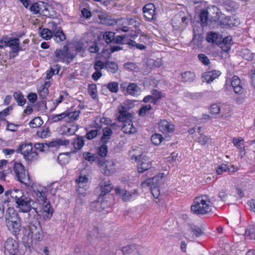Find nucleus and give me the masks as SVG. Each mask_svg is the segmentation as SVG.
Here are the masks:
<instances>
[{"mask_svg":"<svg viewBox=\"0 0 255 255\" xmlns=\"http://www.w3.org/2000/svg\"><path fill=\"white\" fill-rule=\"evenodd\" d=\"M212 204L209 197L203 195L195 197L191 206V211L195 215H204L212 211Z\"/></svg>","mask_w":255,"mask_h":255,"instance_id":"nucleus-1","label":"nucleus"},{"mask_svg":"<svg viewBox=\"0 0 255 255\" xmlns=\"http://www.w3.org/2000/svg\"><path fill=\"white\" fill-rule=\"evenodd\" d=\"M38 215H33V219L29 221V233L28 237L35 242L41 241L44 238V233L39 221L37 219Z\"/></svg>","mask_w":255,"mask_h":255,"instance_id":"nucleus-2","label":"nucleus"},{"mask_svg":"<svg viewBox=\"0 0 255 255\" xmlns=\"http://www.w3.org/2000/svg\"><path fill=\"white\" fill-rule=\"evenodd\" d=\"M16 207L19 209V211L23 213H30V212L33 210L35 213L34 215H40L39 212L37 208L35 207L36 202H34L31 198L25 195L23 198L19 201H16ZM29 216L31 215V213L28 214Z\"/></svg>","mask_w":255,"mask_h":255,"instance_id":"nucleus-3","label":"nucleus"},{"mask_svg":"<svg viewBox=\"0 0 255 255\" xmlns=\"http://www.w3.org/2000/svg\"><path fill=\"white\" fill-rule=\"evenodd\" d=\"M16 152L20 153L23 155L24 158L28 161L36 159L38 156V153L35 150H33L32 145L30 142L20 144L16 150Z\"/></svg>","mask_w":255,"mask_h":255,"instance_id":"nucleus-4","label":"nucleus"},{"mask_svg":"<svg viewBox=\"0 0 255 255\" xmlns=\"http://www.w3.org/2000/svg\"><path fill=\"white\" fill-rule=\"evenodd\" d=\"M74 56L69 52V48L65 45L62 49H57L54 52L53 60L56 62L66 63L68 64L74 59Z\"/></svg>","mask_w":255,"mask_h":255,"instance_id":"nucleus-5","label":"nucleus"},{"mask_svg":"<svg viewBox=\"0 0 255 255\" xmlns=\"http://www.w3.org/2000/svg\"><path fill=\"white\" fill-rule=\"evenodd\" d=\"M36 194L37 200L41 205V209L46 213L47 218H51L53 213V209L46 197V193L43 191L37 190Z\"/></svg>","mask_w":255,"mask_h":255,"instance_id":"nucleus-6","label":"nucleus"},{"mask_svg":"<svg viewBox=\"0 0 255 255\" xmlns=\"http://www.w3.org/2000/svg\"><path fill=\"white\" fill-rule=\"evenodd\" d=\"M13 170L18 180L27 186H30L31 181L28 173L26 172L24 166L19 162H15Z\"/></svg>","mask_w":255,"mask_h":255,"instance_id":"nucleus-7","label":"nucleus"},{"mask_svg":"<svg viewBox=\"0 0 255 255\" xmlns=\"http://www.w3.org/2000/svg\"><path fill=\"white\" fill-rule=\"evenodd\" d=\"M132 159L137 162V170L139 173H143L150 169L152 166L151 162L148 157L145 155L140 154L139 155H132Z\"/></svg>","mask_w":255,"mask_h":255,"instance_id":"nucleus-8","label":"nucleus"},{"mask_svg":"<svg viewBox=\"0 0 255 255\" xmlns=\"http://www.w3.org/2000/svg\"><path fill=\"white\" fill-rule=\"evenodd\" d=\"M165 174L164 173H159L158 175L147 179L141 183V186L142 188H145L149 186H160L164 181L165 178Z\"/></svg>","mask_w":255,"mask_h":255,"instance_id":"nucleus-9","label":"nucleus"},{"mask_svg":"<svg viewBox=\"0 0 255 255\" xmlns=\"http://www.w3.org/2000/svg\"><path fill=\"white\" fill-rule=\"evenodd\" d=\"M7 46H9L11 49V57L12 58L18 55L20 51L24 50L25 48H22L19 45V39L18 38L10 37L7 41Z\"/></svg>","mask_w":255,"mask_h":255,"instance_id":"nucleus-10","label":"nucleus"},{"mask_svg":"<svg viewBox=\"0 0 255 255\" xmlns=\"http://www.w3.org/2000/svg\"><path fill=\"white\" fill-rule=\"evenodd\" d=\"M98 165L101 168L102 173L106 176H109L115 171V163L113 160H107L103 162L99 160Z\"/></svg>","mask_w":255,"mask_h":255,"instance_id":"nucleus-11","label":"nucleus"},{"mask_svg":"<svg viewBox=\"0 0 255 255\" xmlns=\"http://www.w3.org/2000/svg\"><path fill=\"white\" fill-rule=\"evenodd\" d=\"M155 9V6L152 3L146 4L143 6L142 11L146 21H150L156 19Z\"/></svg>","mask_w":255,"mask_h":255,"instance_id":"nucleus-12","label":"nucleus"},{"mask_svg":"<svg viewBox=\"0 0 255 255\" xmlns=\"http://www.w3.org/2000/svg\"><path fill=\"white\" fill-rule=\"evenodd\" d=\"M4 252H7L10 255H15L18 252V245L17 242L12 238H8L4 243Z\"/></svg>","mask_w":255,"mask_h":255,"instance_id":"nucleus-13","label":"nucleus"},{"mask_svg":"<svg viewBox=\"0 0 255 255\" xmlns=\"http://www.w3.org/2000/svg\"><path fill=\"white\" fill-rule=\"evenodd\" d=\"M50 25L53 30L52 37L57 42H60L65 40L66 36L61 26H59L55 22H51Z\"/></svg>","mask_w":255,"mask_h":255,"instance_id":"nucleus-14","label":"nucleus"},{"mask_svg":"<svg viewBox=\"0 0 255 255\" xmlns=\"http://www.w3.org/2000/svg\"><path fill=\"white\" fill-rule=\"evenodd\" d=\"M8 230L17 239L21 231V219L6 224Z\"/></svg>","mask_w":255,"mask_h":255,"instance_id":"nucleus-15","label":"nucleus"},{"mask_svg":"<svg viewBox=\"0 0 255 255\" xmlns=\"http://www.w3.org/2000/svg\"><path fill=\"white\" fill-rule=\"evenodd\" d=\"M108 206L109 205L107 201H103L102 202L95 201L91 203L90 208L93 211L106 214V213L108 212L107 210L109 208Z\"/></svg>","mask_w":255,"mask_h":255,"instance_id":"nucleus-16","label":"nucleus"},{"mask_svg":"<svg viewBox=\"0 0 255 255\" xmlns=\"http://www.w3.org/2000/svg\"><path fill=\"white\" fill-rule=\"evenodd\" d=\"M158 129L163 134H170L174 129V125L165 120H161L158 123Z\"/></svg>","mask_w":255,"mask_h":255,"instance_id":"nucleus-17","label":"nucleus"},{"mask_svg":"<svg viewBox=\"0 0 255 255\" xmlns=\"http://www.w3.org/2000/svg\"><path fill=\"white\" fill-rule=\"evenodd\" d=\"M104 237V235L101 232H99V228L95 227L90 231L87 236V239L90 242L98 243L100 239Z\"/></svg>","mask_w":255,"mask_h":255,"instance_id":"nucleus-18","label":"nucleus"},{"mask_svg":"<svg viewBox=\"0 0 255 255\" xmlns=\"http://www.w3.org/2000/svg\"><path fill=\"white\" fill-rule=\"evenodd\" d=\"M5 224L21 219L14 208L9 207L5 215Z\"/></svg>","mask_w":255,"mask_h":255,"instance_id":"nucleus-19","label":"nucleus"},{"mask_svg":"<svg viewBox=\"0 0 255 255\" xmlns=\"http://www.w3.org/2000/svg\"><path fill=\"white\" fill-rule=\"evenodd\" d=\"M140 25V20L139 18L134 17L128 19V32L130 30H133V28H135V31L133 34V36H138L141 33V30L139 28Z\"/></svg>","mask_w":255,"mask_h":255,"instance_id":"nucleus-20","label":"nucleus"},{"mask_svg":"<svg viewBox=\"0 0 255 255\" xmlns=\"http://www.w3.org/2000/svg\"><path fill=\"white\" fill-rule=\"evenodd\" d=\"M229 83H231L232 88L235 93L241 94L243 93V88L241 85V80L237 76H234L232 78L231 81H230Z\"/></svg>","mask_w":255,"mask_h":255,"instance_id":"nucleus-21","label":"nucleus"},{"mask_svg":"<svg viewBox=\"0 0 255 255\" xmlns=\"http://www.w3.org/2000/svg\"><path fill=\"white\" fill-rule=\"evenodd\" d=\"M118 120L123 124L128 121V108L124 106H119L118 108Z\"/></svg>","mask_w":255,"mask_h":255,"instance_id":"nucleus-22","label":"nucleus"},{"mask_svg":"<svg viewBox=\"0 0 255 255\" xmlns=\"http://www.w3.org/2000/svg\"><path fill=\"white\" fill-rule=\"evenodd\" d=\"M221 74L220 71L213 70L204 73L203 78L207 83H209L217 78Z\"/></svg>","mask_w":255,"mask_h":255,"instance_id":"nucleus-23","label":"nucleus"},{"mask_svg":"<svg viewBox=\"0 0 255 255\" xmlns=\"http://www.w3.org/2000/svg\"><path fill=\"white\" fill-rule=\"evenodd\" d=\"M100 184L102 193L104 195L109 193L113 188L111 181L109 180L103 179Z\"/></svg>","mask_w":255,"mask_h":255,"instance_id":"nucleus-24","label":"nucleus"},{"mask_svg":"<svg viewBox=\"0 0 255 255\" xmlns=\"http://www.w3.org/2000/svg\"><path fill=\"white\" fill-rule=\"evenodd\" d=\"M113 134V131L111 128L107 127L103 129V135L101 137V141L103 143L106 144L111 139Z\"/></svg>","mask_w":255,"mask_h":255,"instance_id":"nucleus-25","label":"nucleus"},{"mask_svg":"<svg viewBox=\"0 0 255 255\" xmlns=\"http://www.w3.org/2000/svg\"><path fill=\"white\" fill-rule=\"evenodd\" d=\"M84 137L77 135V137L74 139L72 141V144L74 148L76 150H79L82 148L85 144Z\"/></svg>","mask_w":255,"mask_h":255,"instance_id":"nucleus-26","label":"nucleus"},{"mask_svg":"<svg viewBox=\"0 0 255 255\" xmlns=\"http://www.w3.org/2000/svg\"><path fill=\"white\" fill-rule=\"evenodd\" d=\"M181 78L184 82H191L194 80L195 75L194 72L186 71L182 74Z\"/></svg>","mask_w":255,"mask_h":255,"instance_id":"nucleus-27","label":"nucleus"},{"mask_svg":"<svg viewBox=\"0 0 255 255\" xmlns=\"http://www.w3.org/2000/svg\"><path fill=\"white\" fill-rule=\"evenodd\" d=\"M10 193L11 197L14 199L15 203L25 195L23 191L19 189H13Z\"/></svg>","mask_w":255,"mask_h":255,"instance_id":"nucleus-28","label":"nucleus"},{"mask_svg":"<svg viewBox=\"0 0 255 255\" xmlns=\"http://www.w3.org/2000/svg\"><path fill=\"white\" fill-rule=\"evenodd\" d=\"M208 17L209 16L208 10L206 9H202L199 15L200 23L202 27L207 25Z\"/></svg>","mask_w":255,"mask_h":255,"instance_id":"nucleus-29","label":"nucleus"},{"mask_svg":"<svg viewBox=\"0 0 255 255\" xmlns=\"http://www.w3.org/2000/svg\"><path fill=\"white\" fill-rule=\"evenodd\" d=\"M13 97L20 106H23L26 103V99H24L22 93L20 91L16 92L13 94Z\"/></svg>","mask_w":255,"mask_h":255,"instance_id":"nucleus-30","label":"nucleus"},{"mask_svg":"<svg viewBox=\"0 0 255 255\" xmlns=\"http://www.w3.org/2000/svg\"><path fill=\"white\" fill-rule=\"evenodd\" d=\"M69 140L66 139H58L55 141H52L50 142L47 145H48V148L50 147H58L60 145H67L69 144Z\"/></svg>","mask_w":255,"mask_h":255,"instance_id":"nucleus-31","label":"nucleus"},{"mask_svg":"<svg viewBox=\"0 0 255 255\" xmlns=\"http://www.w3.org/2000/svg\"><path fill=\"white\" fill-rule=\"evenodd\" d=\"M105 68L108 71L115 73L117 71L118 66L116 62L107 61L105 63Z\"/></svg>","mask_w":255,"mask_h":255,"instance_id":"nucleus-32","label":"nucleus"},{"mask_svg":"<svg viewBox=\"0 0 255 255\" xmlns=\"http://www.w3.org/2000/svg\"><path fill=\"white\" fill-rule=\"evenodd\" d=\"M140 92V88L136 84H128V94L132 96H136L139 95Z\"/></svg>","mask_w":255,"mask_h":255,"instance_id":"nucleus-33","label":"nucleus"},{"mask_svg":"<svg viewBox=\"0 0 255 255\" xmlns=\"http://www.w3.org/2000/svg\"><path fill=\"white\" fill-rule=\"evenodd\" d=\"M245 236L250 239L255 240V226H249L246 230Z\"/></svg>","mask_w":255,"mask_h":255,"instance_id":"nucleus-34","label":"nucleus"},{"mask_svg":"<svg viewBox=\"0 0 255 255\" xmlns=\"http://www.w3.org/2000/svg\"><path fill=\"white\" fill-rule=\"evenodd\" d=\"M40 33L41 36L45 40L50 39L52 37V28H51V30H50L48 28H43L41 30Z\"/></svg>","mask_w":255,"mask_h":255,"instance_id":"nucleus-35","label":"nucleus"},{"mask_svg":"<svg viewBox=\"0 0 255 255\" xmlns=\"http://www.w3.org/2000/svg\"><path fill=\"white\" fill-rule=\"evenodd\" d=\"M43 122L40 117H37L33 119L29 123V126L31 128H36L40 127Z\"/></svg>","mask_w":255,"mask_h":255,"instance_id":"nucleus-36","label":"nucleus"},{"mask_svg":"<svg viewBox=\"0 0 255 255\" xmlns=\"http://www.w3.org/2000/svg\"><path fill=\"white\" fill-rule=\"evenodd\" d=\"M151 141L155 145H158L163 140L162 135L159 133H154L151 136Z\"/></svg>","mask_w":255,"mask_h":255,"instance_id":"nucleus-37","label":"nucleus"},{"mask_svg":"<svg viewBox=\"0 0 255 255\" xmlns=\"http://www.w3.org/2000/svg\"><path fill=\"white\" fill-rule=\"evenodd\" d=\"M115 33L112 31H107L104 35L103 37L107 43L115 41Z\"/></svg>","mask_w":255,"mask_h":255,"instance_id":"nucleus-38","label":"nucleus"},{"mask_svg":"<svg viewBox=\"0 0 255 255\" xmlns=\"http://www.w3.org/2000/svg\"><path fill=\"white\" fill-rule=\"evenodd\" d=\"M106 88L112 93H117L119 90V84L116 82H111L108 83Z\"/></svg>","mask_w":255,"mask_h":255,"instance_id":"nucleus-39","label":"nucleus"},{"mask_svg":"<svg viewBox=\"0 0 255 255\" xmlns=\"http://www.w3.org/2000/svg\"><path fill=\"white\" fill-rule=\"evenodd\" d=\"M115 190L117 194L120 196H122V199L124 201H127V191L125 189L122 188L121 187L118 186L115 188Z\"/></svg>","mask_w":255,"mask_h":255,"instance_id":"nucleus-40","label":"nucleus"},{"mask_svg":"<svg viewBox=\"0 0 255 255\" xmlns=\"http://www.w3.org/2000/svg\"><path fill=\"white\" fill-rule=\"evenodd\" d=\"M40 14L46 16L48 14V4L46 2L39 1Z\"/></svg>","mask_w":255,"mask_h":255,"instance_id":"nucleus-41","label":"nucleus"},{"mask_svg":"<svg viewBox=\"0 0 255 255\" xmlns=\"http://www.w3.org/2000/svg\"><path fill=\"white\" fill-rule=\"evenodd\" d=\"M121 21L122 20H117L116 19L111 18L110 17H105L103 20V23L108 25H112L116 23L120 24Z\"/></svg>","mask_w":255,"mask_h":255,"instance_id":"nucleus-42","label":"nucleus"},{"mask_svg":"<svg viewBox=\"0 0 255 255\" xmlns=\"http://www.w3.org/2000/svg\"><path fill=\"white\" fill-rule=\"evenodd\" d=\"M150 105H143L140 108L138 112V115L140 116H144L151 109Z\"/></svg>","mask_w":255,"mask_h":255,"instance_id":"nucleus-43","label":"nucleus"},{"mask_svg":"<svg viewBox=\"0 0 255 255\" xmlns=\"http://www.w3.org/2000/svg\"><path fill=\"white\" fill-rule=\"evenodd\" d=\"M199 60L204 65L208 66L210 64L208 57L204 54L200 53L198 55Z\"/></svg>","mask_w":255,"mask_h":255,"instance_id":"nucleus-44","label":"nucleus"},{"mask_svg":"<svg viewBox=\"0 0 255 255\" xmlns=\"http://www.w3.org/2000/svg\"><path fill=\"white\" fill-rule=\"evenodd\" d=\"M83 156L84 159L90 162H93L96 160V156L91 152H85L83 153Z\"/></svg>","mask_w":255,"mask_h":255,"instance_id":"nucleus-45","label":"nucleus"},{"mask_svg":"<svg viewBox=\"0 0 255 255\" xmlns=\"http://www.w3.org/2000/svg\"><path fill=\"white\" fill-rule=\"evenodd\" d=\"M36 133L37 136L41 138H46L47 136H50L51 133L49 131V128H47L43 129L42 131L38 130Z\"/></svg>","mask_w":255,"mask_h":255,"instance_id":"nucleus-46","label":"nucleus"},{"mask_svg":"<svg viewBox=\"0 0 255 255\" xmlns=\"http://www.w3.org/2000/svg\"><path fill=\"white\" fill-rule=\"evenodd\" d=\"M66 112L67 117L69 118L70 121L76 120L80 114V111H76L74 112Z\"/></svg>","mask_w":255,"mask_h":255,"instance_id":"nucleus-47","label":"nucleus"},{"mask_svg":"<svg viewBox=\"0 0 255 255\" xmlns=\"http://www.w3.org/2000/svg\"><path fill=\"white\" fill-rule=\"evenodd\" d=\"M159 186H149L151 192L155 199H157L160 195Z\"/></svg>","mask_w":255,"mask_h":255,"instance_id":"nucleus-48","label":"nucleus"},{"mask_svg":"<svg viewBox=\"0 0 255 255\" xmlns=\"http://www.w3.org/2000/svg\"><path fill=\"white\" fill-rule=\"evenodd\" d=\"M108 152V147L106 144L103 143L98 149L99 155L102 157H105L107 155Z\"/></svg>","mask_w":255,"mask_h":255,"instance_id":"nucleus-49","label":"nucleus"},{"mask_svg":"<svg viewBox=\"0 0 255 255\" xmlns=\"http://www.w3.org/2000/svg\"><path fill=\"white\" fill-rule=\"evenodd\" d=\"M39 8V1H38L33 3L30 5L29 7V10L34 14H40Z\"/></svg>","mask_w":255,"mask_h":255,"instance_id":"nucleus-50","label":"nucleus"},{"mask_svg":"<svg viewBox=\"0 0 255 255\" xmlns=\"http://www.w3.org/2000/svg\"><path fill=\"white\" fill-rule=\"evenodd\" d=\"M34 147L36 149L42 152L48 150V145H47V143H36L34 144Z\"/></svg>","mask_w":255,"mask_h":255,"instance_id":"nucleus-51","label":"nucleus"},{"mask_svg":"<svg viewBox=\"0 0 255 255\" xmlns=\"http://www.w3.org/2000/svg\"><path fill=\"white\" fill-rule=\"evenodd\" d=\"M95 72H101V70L105 68V63L100 60L96 61L94 65Z\"/></svg>","mask_w":255,"mask_h":255,"instance_id":"nucleus-52","label":"nucleus"},{"mask_svg":"<svg viewBox=\"0 0 255 255\" xmlns=\"http://www.w3.org/2000/svg\"><path fill=\"white\" fill-rule=\"evenodd\" d=\"M197 142L202 145L206 144L209 141V138L204 134H200L199 136L196 139Z\"/></svg>","mask_w":255,"mask_h":255,"instance_id":"nucleus-53","label":"nucleus"},{"mask_svg":"<svg viewBox=\"0 0 255 255\" xmlns=\"http://www.w3.org/2000/svg\"><path fill=\"white\" fill-rule=\"evenodd\" d=\"M191 232L196 237H199L203 234L202 230L198 226L193 225L191 227Z\"/></svg>","mask_w":255,"mask_h":255,"instance_id":"nucleus-54","label":"nucleus"},{"mask_svg":"<svg viewBox=\"0 0 255 255\" xmlns=\"http://www.w3.org/2000/svg\"><path fill=\"white\" fill-rule=\"evenodd\" d=\"M228 170L230 171L228 166L226 164H222L217 168L216 172L218 174L220 175Z\"/></svg>","mask_w":255,"mask_h":255,"instance_id":"nucleus-55","label":"nucleus"},{"mask_svg":"<svg viewBox=\"0 0 255 255\" xmlns=\"http://www.w3.org/2000/svg\"><path fill=\"white\" fill-rule=\"evenodd\" d=\"M66 117H67V114L66 112H65L60 114L53 115L52 117V120L54 122H58Z\"/></svg>","mask_w":255,"mask_h":255,"instance_id":"nucleus-56","label":"nucleus"},{"mask_svg":"<svg viewBox=\"0 0 255 255\" xmlns=\"http://www.w3.org/2000/svg\"><path fill=\"white\" fill-rule=\"evenodd\" d=\"M98 134V130L97 129H93L91 130L89 132H88L85 137L87 139L89 140H91L94 138H95Z\"/></svg>","mask_w":255,"mask_h":255,"instance_id":"nucleus-57","label":"nucleus"},{"mask_svg":"<svg viewBox=\"0 0 255 255\" xmlns=\"http://www.w3.org/2000/svg\"><path fill=\"white\" fill-rule=\"evenodd\" d=\"M243 141V139L242 137H235L233 139L232 142L237 148L238 149H242L243 143H241Z\"/></svg>","mask_w":255,"mask_h":255,"instance_id":"nucleus-58","label":"nucleus"},{"mask_svg":"<svg viewBox=\"0 0 255 255\" xmlns=\"http://www.w3.org/2000/svg\"><path fill=\"white\" fill-rule=\"evenodd\" d=\"M88 181V178L86 176H80L79 178L76 180L80 188L82 185H83L84 183H87Z\"/></svg>","mask_w":255,"mask_h":255,"instance_id":"nucleus-59","label":"nucleus"},{"mask_svg":"<svg viewBox=\"0 0 255 255\" xmlns=\"http://www.w3.org/2000/svg\"><path fill=\"white\" fill-rule=\"evenodd\" d=\"M48 88L44 86L41 90L39 91L38 94L42 99H45L48 95Z\"/></svg>","mask_w":255,"mask_h":255,"instance_id":"nucleus-60","label":"nucleus"},{"mask_svg":"<svg viewBox=\"0 0 255 255\" xmlns=\"http://www.w3.org/2000/svg\"><path fill=\"white\" fill-rule=\"evenodd\" d=\"M207 39L209 42H216L218 40V34L215 33L211 32L207 36Z\"/></svg>","mask_w":255,"mask_h":255,"instance_id":"nucleus-61","label":"nucleus"},{"mask_svg":"<svg viewBox=\"0 0 255 255\" xmlns=\"http://www.w3.org/2000/svg\"><path fill=\"white\" fill-rule=\"evenodd\" d=\"M210 111L212 114H217L220 112V108L217 104H213L211 106Z\"/></svg>","mask_w":255,"mask_h":255,"instance_id":"nucleus-62","label":"nucleus"},{"mask_svg":"<svg viewBox=\"0 0 255 255\" xmlns=\"http://www.w3.org/2000/svg\"><path fill=\"white\" fill-rule=\"evenodd\" d=\"M65 157H66V155L65 154H64V153L60 154L57 157L58 162L61 165L65 164L66 162Z\"/></svg>","mask_w":255,"mask_h":255,"instance_id":"nucleus-63","label":"nucleus"},{"mask_svg":"<svg viewBox=\"0 0 255 255\" xmlns=\"http://www.w3.org/2000/svg\"><path fill=\"white\" fill-rule=\"evenodd\" d=\"M81 13L82 15L87 19L90 18L92 16L90 11L85 8L82 9Z\"/></svg>","mask_w":255,"mask_h":255,"instance_id":"nucleus-64","label":"nucleus"}]
</instances>
